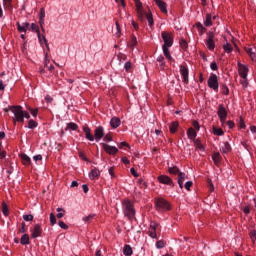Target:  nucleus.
<instances>
[{
  "instance_id": "nucleus-8",
  "label": "nucleus",
  "mask_w": 256,
  "mask_h": 256,
  "mask_svg": "<svg viewBox=\"0 0 256 256\" xmlns=\"http://www.w3.org/2000/svg\"><path fill=\"white\" fill-rule=\"evenodd\" d=\"M238 66V74L241 77V79H245L247 75H249V67L247 65L242 64L240 62H237Z\"/></svg>"
},
{
  "instance_id": "nucleus-13",
  "label": "nucleus",
  "mask_w": 256,
  "mask_h": 256,
  "mask_svg": "<svg viewBox=\"0 0 256 256\" xmlns=\"http://www.w3.org/2000/svg\"><path fill=\"white\" fill-rule=\"evenodd\" d=\"M102 147L104 151L108 153V155H117V153H119V149H117V147L115 146H111L109 144L103 143Z\"/></svg>"
},
{
  "instance_id": "nucleus-47",
  "label": "nucleus",
  "mask_w": 256,
  "mask_h": 256,
  "mask_svg": "<svg viewBox=\"0 0 256 256\" xmlns=\"http://www.w3.org/2000/svg\"><path fill=\"white\" fill-rule=\"evenodd\" d=\"M115 25H116V29H117L116 37H121V26L119 25V21H116Z\"/></svg>"
},
{
  "instance_id": "nucleus-17",
  "label": "nucleus",
  "mask_w": 256,
  "mask_h": 256,
  "mask_svg": "<svg viewBox=\"0 0 256 256\" xmlns=\"http://www.w3.org/2000/svg\"><path fill=\"white\" fill-rule=\"evenodd\" d=\"M154 2L156 3V5L160 9V11L162 13H164L165 15H167V13H168L167 3L163 2V0H154Z\"/></svg>"
},
{
  "instance_id": "nucleus-48",
  "label": "nucleus",
  "mask_w": 256,
  "mask_h": 256,
  "mask_svg": "<svg viewBox=\"0 0 256 256\" xmlns=\"http://www.w3.org/2000/svg\"><path fill=\"white\" fill-rule=\"evenodd\" d=\"M57 223V218L55 217V214H50V225H55Z\"/></svg>"
},
{
  "instance_id": "nucleus-23",
  "label": "nucleus",
  "mask_w": 256,
  "mask_h": 256,
  "mask_svg": "<svg viewBox=\"0 0 256 256\" xmlns=\"http://www.w3.org/2000/svg\"><path fill=\"white\" fill-rule=\"evenodd\" d=\"M162 51H163L164 56L166 57L167 60L173 61V56H171V52L169 51V47L162 46Z\"/></svg>"
},
{
  "instance_id": "nucleus-35",
  "label": "nucleus",
  "mask_w": 256,
  "mask_h": 256,
  "mask_svg": "<svg viewBox=\"0 0 256 256\" xmlns=\"http://www.w3.org/2000/svg\"><path fill=\"white\" fill-rule=\"evenodd\" d=\"M212 159H213L215 165H217V163H221V154L219 152H215L212 155Z\"/></svg>"
},
{
  "instance_id": "nucleus-44",
  "label": "nucleus",
  "mask_w": 256,
  "mask_h": 256,
  "mask_svg": "<svg viewBox=\"0 0 256 256\" xmlns=\"http://www.w3.org/2000/svg\"><path fill=\"white\" fill-rule=\"evenodd\" d=\"M130 47L133 49L134 47H137V37H135L134 35L131 37L130 40Z\"/></svg>"
},
{
  "instance_id": "nucleus-61",
  "label": "nucleus",
  "mask_w": 256,
  "mask_h": 256,
  "mask_svg": "<svg viewBox=\"0 0 256 256\" xmlns=\"http://www.w3.org/2000/svg\"><path fill=\"white\" fill-rule=\"evenodd\" d=\"M210 69H212V71H217V69H219V67L217 66V63L212 62L210 64Z\"/></svg>"
},
{
  "instance_id": "nucleus-43",
  "label": "nucleus",
  "mask_w": 256,
  "mask_h": 256,
  "mask_svg": "<svg viewBox=\"0 0 256 256\" xmlns=\"http://www.w3.org/2000/svg\"><path fill=\"white\" fill-rule=\"evenodd\" d=\"M194 145L196 149H199L200 151H205V148L203 147V144L201 143L200 140H195Z\"/></svg>"
},
{
  "instance_id": "nucleus-38",
  "label": "nucleus",
  "mask_w": 256,
  "mask_h": 256,
  "mask_svg": "<svg viewBox=\"0 0 256 256\" xmlns=\"http://www.w3.org/2000/svg\"><path fill=\"white\" fill-rule=\"evenodd\" d=\"M156 61L160 63L161 69H165V57H163V55H159Z\"/></svg>"
},
{
  "instance_id": "nucleus-2",
  "label": "nucleus",
  "mask_w": 256,
  "mask_h": 256,
  "mask_svg": "<svg viewBox=\"0 0 256 256\" xmlns=\"http://www.w3.org/2000/svg\"><path fill=\"white\" fill-rule=\"evenodd\" d=\"M122 205L125 217H127L128 221H133L135 219V206L129 200H125Z\"/></svg>"
},
{
  "instance_id": "nucleus-64",
  "label": "nucleus",
  "mask_w": 256,
  "mask_h": 256,
  "mask_svg": "<svg viewBox=\"0 0 256 256\" xmlns=\"http://www.w3.org/2000/svg\"><path fill=\"white\" fill-rule=\"evenodd\" d=\"M25 231H26V230H25V222H22V223H21V228L19 229V232H20V233H25Z\"/></svg>"
},
{
  "instance_id": "nucleus-49",
  "label": "nucleus",
  "mask_w": 256,
  "mask_h": 256,
  "mask_svg": "<svg viewBox=\"0 0 256 256\" xmlns=\"http://www.w3.org/2000/svg\"><path fill=\"white\" fill-rule=\"evenodd\" d=\"M242 87L245 89L248 87L249 85V81L247 80V77L246 78H242L241 81H240Z\"/></svg>"
},
{
  "instance_id": "nucleus-56",
  "label": "nucleus",
  "mask_w": 256,
  "mask_h": 256,
  "mask_svg": "<svg viewBox=\"0 0 256 256\" xmlns=\"http://www.w3.org/2000/svg\"><path fill=\"white\" fill-rule=\"evenodd\" d=\"M191 187H193V182L192 181H188L185 183V189L187 191H191Z\"/></svg>"
},
{
  "instance_id": "nucleus-34",
  "label": "nucleus",
  "mask_w": 256,
  "mask_h": 256,
  "mask_svg": "<svg viewBox=\"0 0 256 256\" xmlns=\"http://www.w3.org/2000/svg\"><path fill=\"white\" fill-rule=\"evenodd\" d=\"M20 243L21 245H29V234H24L22 235L21 239H20Z\"/></svg>"
},
{
  "instance_id": "nucleus-16",
  "label": "nucleus",
  "mask_w": 256,
  "mask_h": 256,
  "mask_svg": "<svg viewBox=\"0 0 256 256\" xmlns=\"http://www.w3.org/2000/svg\"><path fill=\"white\" fill-rule=\"evenodd\" d=\"M29 22H23L22 24L20 22L16 23L17 30L19 33H27V29H29Z\"/></svg>"
},
{
  "instance_id": "nucleus-58",
  "label": "nucleus",
  "mask_w": 256,
  "mask_h": 256,
  "mask_svg": "<svg viewBox=\"0 0 256 256\" xmlns=\"http://www.w3.org/2000/svg\"><path fill=\"white\" fill-rule=\"evenodd\" d=\"M239 127H240V129H245V127H246L245 120H243V117H240Z\"/></svg>"
},
{
  "instance_id": "nucleus-41",
  "label": "nucleus",
  "mask_w": 256,
  "mask_h": 256,
  "mask_svg": "<svg viewBox=\"0 0 256 256\" xmlns=\"http://www.w3.org/2000/svg\"><path fill=\"white\" fill-rule=\"evenodd\" d=\"M56 211H57V219H63V217H65V209H63V208H57L56 209Z\"/></svg>"
},
{
  "instance_id": "nucleus-10",
  "label": "nucleus",
  "mask_w": 256,
  "mask_h": 256,
  "mask_svg": "<svg viewBox=\"0 0 256 256\" xmlns=\"http://www.w3.org/2000/svg\"><path fill=\"white\" fill-rule=\"evenodd\" d=\"M102 137H105V129L103 128V126H98L94 130V140L97 143H99V141L101 140Z\"/></svg>"
},
{
  "instance_id": "nucleus-29",
  "label": "nucleus",
  "mask_w": 256,
  "mask_h": 256,
  "mask_svg": "<svg viewBox=\"0 0 256 256\" xmlns=\"http://www.w3.org/2000/svg\"><path fill=\"white\" fill-rule=\"evenodd\" d=\"M168 173H170V175H177V176H179L181 171L179 170V168L177 166H172V167L168 168Z\"/></svg>"
},
{
  "instance_id": "nucleus-26",
  "label": "nucleus",
  "mask_w": 256,
  "mask_h": 256,
  "mask_svg": "<svg viewBox=\"0 0 256 256\" xmlns=\"http://www.w3.org/2000/svg\"><path fill=\"white\" fill-rule=\"evenodd\" d=\"M221 152L224 154L231 153V144H229V142H224L221 148Z\"/></svg>"
},
{
  "instance_id": "nucleus-24",
  "label": "nucleus",
  "mask_w": 256,
  "mask_h": 256,
  "mask_svg": "<svg viewBox=\"0 0 256 256\" xmlns=\"http://www.w3.org/2000/svg\"><path fill=\"white\" fill-rule=\"evenodd\" d=\"M31 31L37 33L38 41H41V31L39 30V26L35 23L31 24Z\"/></svg>"
},
{
  "instance_id": "nucleus-4",
  "label": "nucleus",
  "mask_w": 256,
  "mask_h": 256,
  "mask_svg": "<svg viewBox=\"0 0 256 256\" xmlns=\"http://www.w3.org/2000/svg\"><path fill=\"white\" fill-rule=\"evenodd\" d=\"M208 87L216 93L219 91V78L217 74H211L208 78Z\"/></svg>"
},
{
  "instance_id": "nucleus-40",
  "label": "nucleus",
  "mask_w": 256,
  "mask_h": 256,
  "mask_svg": "<svg viewBox=\"0 0 256 256\" xmlns=\"http://www.w3.org/2000/svg\"><path fill=\"white\" fill-rule=\"evenodd\" d=\"M95 219V214H90L82 218L84 223H91Z\"/></svg>"
},
{
  "instance_id": "nucleus-52",
  "label": "nucleus",
  "mask_w": 256,
  "mask_h": 256,
  "mask_svg": "<svg viewBox=\"0 0 256 256\" xmlns=\"http://www.w3.org/2000/svg\"><path fill=\"white\" fill-rule=\"evenodd\" d=\"M180 47L183 50L187 49V40L185 39L180 40Z\"/></svg>"
},
{
  "instance_id": "nucleus-60",
  "label": "nucleus",
  "mask_w": 256,
  "mask_h": 256,
  "mask_svg": "<svg viewBox=\"0 0 256 256\" xmlns=\"http://www.w3.org/2000/svg\"><path fill=\"white\" fill-rule=\"evenodd\" d=\"M7 157V152L5 150H1V145H0V159H5Z\"/></svg>"
},
{
  "instance_id": "nucleus-27",
  "label": "nucleus",
  "mask_w": 256,
  "mask_h": 256,
  "mask_svg": "<svg viewBox=\"0 0 256 256\" xmlns=\"http://www.w3.org/2000/svg\"><path fill=\"white\" fill-rule=\"evenodd\" d=\"M39 25H45V8L40 9L39 13Z\"/></svg>"
},
{
  "instance_id": "nucleus-25",
  "label": "nucleus",
  "mask_w": 256,
  "mask_h": 256,
  "mask_svg": "<svg viewBox=\"0 0 256 256\" xmlns=\"http://www.w3.org/2000/svg\"><path fill=\"white\" fill-rule=\"evenodd\" d=\"M246 52L248 53L250 59L252 61H256V48H248L246 49Z\"/></svg>"
},
{
  "instance_id": "nucleus-32",
  "label": "nucleus",
  "mask_w": 256,
  "mask_h": 256,
  "mask_svg": "<svg viewBox=\"0 0 256 256\" xmlns=\"http://www.w3.org/2000/svg\"><path fill=\"white\" fill-rule=\"evenodd\" d=\"M68 129L70 131H77V129H79V125H77L75 122H70V123L67 124L66 131Z\"/></svg>"
},
{
  "instance_id": "nucleus-15",
  "label": "nucleus",
  "mask_w": 256,
  "mask_h": 256,
  "mask_svg": "<svg viewBox=\"0 0 256 256\" xmlns=\"http://www.w3.org/2000/svg\"><path fill=\"white\" fill-rule=\"evenodd\" d=\"M41 233H43V228H41V224H35L33 230L31 231L32 239H37V237H41Z\"/></svg>"
},
{
  "instance_id": "nucleus-62",
  "label": "nucleus",
  "mask_w": 256,
  "mask_h": 256,
  "mask_svg": "<svg viewBox=\"0 0 256 256\" xmlns=\"http://www.w3.org/2000/svg\"><path fill=\"white\" fill-rule=\"evenodd\" d=\"M124 69H125V71H129L130 69H131V62H126L125 64H124Z\"/></svg>"
},
{
  "instance_id": "nucleus-53",
  "label": "nucleus",
  "mask_w": 256,
  "mask_h": 256,
  "mask_svg": "<svg viewBox=\"0 0 256 256\" xmlns=\"http://www.w3.org/2000/svg\"><path fill=\"white\" fill-rule=\"evenodd\" d=\"M156 247L157 249H163V247H165V242H163L162 240L157 241Z\"/></svg>"
},
{
  "instance_id": "nucleus-54",
  "label": "nucleus",
  "mask_w": 256,
  "mask_h": 256,
  "mask_svg": "<svg viewBox=\"0 0 256 256\" xmlns=\"http://www.w3.org/2000/svg\"><path fill=\"white\" fill-rule=\"evenodd\" d=\"M117 58L119 59V61H126L127 60V55H125L123 53H119L117 55Z\"/></svg>"
},
{
  "instance_id": "nucleus-7",
  "label": "nucleus",
  "mask_w": 256,
  "mask_h": 256,
  "mask_svg": "<svg viewBox=\"0 0 256 256\" xmlns=\"http://www.w3.org/2000/svg\"><path fill=\"white\" fill-rule=\"evenodd\" d=\"M157 211H169L171 209V206L169 205V202L163 198H159L155 202Z\"/></svg>"
},
{
  "instance_id": "nucleus-14",
  "label": "nucleus",
  "mask_w": 256,
  "mask_h": 256,
  "mask_svg": "<svg viewBox=\"0 0 256 256\" xmlns=\"http://www.w3.org/2000/svg\"><path fill=\"white\" fill-rule=\"evenodd\" d=\"M159 227V224L157 222H151L150 228L148 230L149 237L152 239H157V228Z\"/></svg>"
},
{
  "instance_id": "nucleus-12",
  "label": "nucleus",
  "mask_w": 256,
  "mask_h": 256,
  "mask_svg": "<svg viewBox=\"0 0 256 256\" xmlns=\"http://www.w3.org/2000/svg\"><path fill=\"white\" fill-rule=\"evenodd\" d=\"M180 75L183 79V83L186 85L189 83V68L187 66H180Z\"/></svg>"
},
{
  "instance_id": "nucleus-50",
  "label": "nucleus",
  "mask_w": 256,
  "mask_h": 256,
  "mask_svg": "<svg viewBox=\"0 0 256 256\" xmlns=\"http://www.w3.org/2000/svg\"><path fill=\"white\" fill-rule=\"evenodd\" d=\"M103 141H105L106 143H109L113 141V136L111 134H106L103 138Z\"/></svg>"
},
{
  "instance_id": "nucleus-1",
  "label": "nucleus",
  "mask_w": 256,
  "mask_h": 256,
  "mask_svg": "<svg viewBox=\"0 0 256 256\" xmlns=\"http://www.w3.org/2000/svg\"><path fill=\"white\" fill-rule=\"evenodd\" d=\"M135 7L138 15V19L140 21H145V19L148 21L149 27L153 28L155 25V21L153 20V13H151V10L145 11L143 9V3H141V0H134Z\"/></svg>"
},
{
  "instance_id": "nucleus-3",
  "label": "nucleus",
  "mask_w": 256,
  "mask_h": 256,
  "mask_svg": "<svg viewBox=\"0 0 256 256\" xmlns=\"http://www.w3.org/2000/svg\"><path fill=\"white\" fill-rule=\"evenodd\" d=\"M10 111L14 114V123H23V107L22 106H12Z\"/></svg>"
},
{
  "instance_id": "nucleus-19",
  "label": "nucleus",
  "mask_w": 256,
  "mask_h": 256,
  "mask_svg": "<svg viewBox=\"0 0 256 256\" xmlns=\"http://www.w3.org/2000/svg\"><path fill=\"white\" fill-rule=\"evenodd\" d=\"M186 177H187V175H185L184 172H181L178 175L177 182H178V185H179L180 189H183V187H185L184 183H185Z\"/></svg>"
},
{
  "instance_id": "nucleus-51",
  "label": "nucleus",
  "mask_w": 256,
  "mask_h": 256,
  "mask_svg": "<svg viewBox=\"0 0 256 256\" xmlns=\"http://www.w3.org/2000/svg\"><path fill=\"white\" fill-rule=\"evenodd\" d=\"M222 94L229 95V87H227L225 84H222Z\"/></svg>"
},
{
  "instance_id": "nucleus-18",
  "label": "nucleus",
  "mask_w": 256,
  "mask_h": 256,
  "mask_svg": "<svg viewBox=\"0 0 256 256\" xmlns=\"http://www.w3.org/2000/svg\"><path fill=\"white\" fill-rule=\"evenodd\" d=\"M83 132L85 133V138L88 141H95V137L91 134V128H89V126L84 125Z\"/></svg>"
},
{
  "instance_id": "nucleus-20",
  "label": "nucleus",
  "mask_w": 256,
  "mask_h": 256,
  "mask_svg": "<svg viewBox=\"0 0 256 256\" xmlns=\"http://www.w3.org/2000/svg\"><path fill=\"white\" fill-rule=\"evenodd\" d=\"M100 175H101V171H99V169L97 168H94L89 173V178L93 181L95 179H99Z\"/></svg>"
},
{
  "instance_id": "nucleus-37",
  "label": "nucleus",
  "mask_w": 256,
  "mask_h": 256,
  "mask_svg": "<svg viewBox=\"0 0 256 256\" xmlns=\"http://www.w3.org/2000/svg\"><path fill=\"white\" fill-rule=\"evenodd\" d=\"M2 213L5 217H9V206H7V203H2Z\"/></svg>"
},
{
  "instance_id": "nucleus-21",
  "label": "nucleus",
  "mask_w": 256,
  "mask_h": 256,
  "mask_svg": "<svg viewBox=\"0 0 256 256\" xmlns=\"http://www.w3.org/2000/svg\"><path fill=\"white\" fill-rule=\"evenodd\" d=\"M110 125H111L112 129H117V127H120V125H121V119H119L118 117H113L110 120Z\"/></svg>"
},
{
  "instance_id": "nucleus-11",
  "label": "nucleus",
  "mask_w": 256,
  "mask_h": 256,
  "mask_svg": "<svg viewBox=\"0 0 256 256\" xmlns=\"http://www.w3.org/2000/svg\"><path fill=\"white\" fill-rule=\"evenodd\" d=\"M158 181L162 185H169L170 187H175V184L173 183V179L167 175H160L158 176Z\"/></svg>"
},
{
  "instance_id": "nucleus-39",
  "label": "nucleus",
  "mask_w": 256,
  "mask_h": 256,
  "mask_svg": "<svg viewBox=\"0 0 256 256\" xmlns=\"http://www.w3.org/2000/svg\"><path fill=\"white\" fill-rule=\"evenodd\" d=\"M213 134L217 135L218 137H221V136L225 135V132L221 128L214 127L213 128Z\"/></svg>"
},
{
  "instance_id": "nucleus-9",
  "label": "nucleus",
  "mask_w": 256,
  "mask_h": 256,
  "mask_svg": "<svg viewBox=\"0 0 256 256\" xmlns=\"http://www.w3.org/2000/svg\"><path fill=\"white\" fill-rule=\"evenodd\" d=\"M218 117L220 119L221 123H225L227 121V109H225V106L223 104H220L218 106Z\"/></svg>"
},
{
  "instance_id": "nucleus-42",
  "label": "nucleus",
  "mask_w": 256,
  "mask_h": 256,
  "mask_svg": "<svg viewBox=\"0 0 256 256\" xmlns=\"http://www.w3.org/2000/svg\"><path fill=\"white\" fill-rule=\"evenodd\" d=\"M223 49H224L225 53H232L233 52V46L230 43L224 44Z\"/></svg>"
},
{
  "instance_id": "nucleus-6",
  "label": "nucleus",
  "mask_w": 256,
  "mask_h": 256,
  "mask_svg": "<svg viewBox=\"0 0 256 256\" xmlns=\"http://www.w3.org/2000/svg\"><path fill=\"white\" fill-rule=\"evenodd\" d=\"M205 45L209 51H215V33L213 31L208 32Z\"/></svg>"
},
{
  "instance_id": "nucleus-45",
  "label": "nucleus",
  "mask_w": 256,
  "mask_h": 256,
  "mask_svg": "<svg viewBox=\"0 0 256 256\" xmlns=\"http://www.w3.org/2000/svg\"><path fill=\"white\" fill-rule=\"evenodd\" d=\"M37 122L35 120H29L28 122V129H35L37 127Z\"/></svg>"
},
{
  "instance_id": "nucleus-63",
  "label": "nucleus",
  "mask_w": 256,
  "mask_h": 256,
  "mask_svg": "<svg viewBox=\"0 0 256 256\" xmlns=\"http://www.w3.org/2000/svg\"><path fill=\"white\" fill-rule=\"evenodd\" d=\"M31 115H33L34 117H37L39 110L38 109H30Z\"/></svg>"
},
{
  "instance_id": "nucleus-36",
  "label": "nucleus",
  "mask_w": 256,
  "mask_h": 256,
  "mask_svg": "<svg viewBox=\"0 0 256 256\" xmlns=\"http://www.w3.org/2000/svg\"><path fill=\"white\" fill-rule=\"evenodd\" d=\"M211 19H213L211 14L207 13L206 20L204 22L205 27H211V25H213V22L211 21Z\"/></svg>"
},
{
  "instance_id": "nucleus-46",
  "label": "nucleus",
  "mask_w": 256,
  "mask_h": 256,
  "mask_svg": "<svg viewBox=\"0 0 256 256\" xmlns=\"http://www.w3.org/2000/svg\"><path fill=\"white\" fill-rule=\"evenodd\" d=\"M14 169H13V164L9 163L6 165V173H8V175H11V173H13Z\"/></svg>"
},
{
  "instance_id": "nucleus-28",
  "label": "nucleus",
  "mask_w": 256,
  "mask_h": 256,
  "mask_svg": "<svg viewBox=\"0 0 256 256\" xmlns=\"http://www.w3.org/2000/svg\"><path fill=\"white\" fill-rule=\"evenodd\" d=\"M196 29H198L199 35H203L204 33L207 32V28L204 27L203 24H201V22L196 23Z\"/></svg>"
},
{
  "instance_id": "nucleus-59",
  "label": "nucleus",
  "mask_w": 256,
  "mask_h": 256,
  "mask_svg": "<svg viewBox=\"0 0 256 256\" xmlns=\"http://www.w3.org/2000/svg\"><path fill=\"white\" fill-rule=\"evenodd\" d=\"M250 238L252 239L253 243L256 241V230H252L250 232Z\"/></svg>"
},
{
  "instance_id": "nucleus-55",
  "label": "nucleus",
  "mask_w": 256,
  "mask_h": 256,
  "mask_svg": "<svg viewBox=\"0 0 256 256\" xmlns=\"http://www.w3.org/2000/svg\"><path fill=\"white\" fill-rule=\"evenodd\" d=\"M58 225L61 229H65V230L69 229V226L67 224H65V222H63V221H59Z\"/></svg>"
},
{
  "instance_id": "nucleus-57",
  "label": "nucleus",
  "mask_w": 256,
  "mask_h": 256,
  "mask_svg": "<svg viewBox=\"0 0 256 256\" xmlns=\"http://www.w3.org/2000/svg\"><path fill=\"white\" fill-rule=\"evenodd\" d=\"M24 221H33V215L31 214H25L23 216Z\"/></svg>"
},
{
  "instance_id": "nucleus-22",
  "label": "nucleus",
  "mask_w": 256,
  "mask_h": 256,
  "mask_svg": "<svg viewBox=\"0 0 256 256\" xmlns=\"http://www.w3.org/2000/svg\"><path fill=\"white\" fill-rule=\"evenodd\" d=\"M21 162L26 166L29 167L31 165V158L27 156V154H21L20 155Z\"/></svg>"
},
{
  "instance_id": "nucleus-31",
  "label": "nucleus",
  "mask_w": 256,
  "mask_h": 256,
  "mask_svg": "<svg viewBox=\"0 0 256 256\" xmlns=\"http://www.w3.org/2000/svg\"><path fill=\"white\" fill-rule=\"evenodd\" d=\"M123 253L125 256H132L133 255V248H131L129 245H125L123 249Z\"/></svg>"
},
{
  "instance_id": "nucleus-30",
  "label": "nucleus",
  "mask_w": 256,
  "mask_h": 256,
  "mask_svg": "<svg viewBox=\"0 0 256 256\" xmlns=\"http://www.w3.org/2000/svg\"><path fill=\"white\" fill-rule=\"evenodd\" d=\"M169 129H170V133L172 134L177 133V129H179V122H172Z\"/></svg>"
},
{
  "instance_id": "nucleus-5",
  "label": "nucleus",
  "mask_w": 256,
  "mask_h": 256,
  "mask_svg": "<svg viewBox=\"0 0 256 256\" xmlns=\"http://www.w3.org/2000/svg\"><path fill=\"white\" fill-rule=\"evenodd\" d=\"M161 37L164 42L162 47H173V33L167 32V31H162Z\"/></svg>"
},
{
  "instance_id": "nucleus-33",
  "label": "nucleus",
  "mask_w": 256,
  "mask_h": 256,
  "mask_svg": "<svg viewBox=\"0 0 256 256\" xmlns=\"http://www.w3.org/2000/svg\"><path fill=\"white\" fill-rule=\"evenodd\" d=\"M188 139H195L197 137V132L193 128H189L187 131Z\"/></svg>"
}]
</instances>
